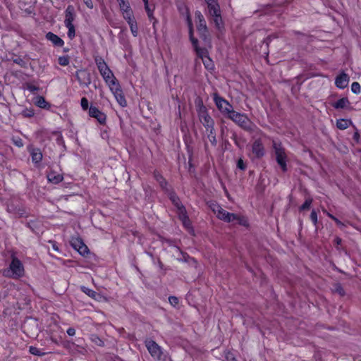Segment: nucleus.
Here are the masks:
<instances>
[{"label": "nucleus", "mask_w": 361, "mask_h": 361, "mask_svg": "<svg viewBox=\"0 0 361 361\" xmlns=\"http://www.w3.org/2000/svg\"><path fill=\"white\" fill-rule=\"evenodd\" d=\"M187 23L189 29V35L190 41L195 48V50L197 54V56L202 59L204 67L207 70H212L214 68V63L212 60L208 56V51L205 49H202L198 47L197 46V39L194 38L193 37V27L192 24V20L188 14H187L186 17Z\"/></svg>", "instance_id": "1"}, {"label": "nucleus", "mask_w": 361, "mask_h": 361, "mask_svg": "<svg viewBox=\"0 0 361 361\" xmlns=\"http://www.w3.org/2000/svg\"><path fill=\"white\" fill-rule=\"evenodd\" d=\"M209 207L214 213L216 215V216L221 220H223L226 222L236 221L239 224L243 226L247 225V221L244 217L240 216L233 213H229L216 203H211Z\"/></svg>", "instance_id": "2"}, {"label": "nucleus", "mask_w": 361, "mask_h": 361, "mask_svg": "<svg viewBox=\"0 0 361 361\" xmlns=\"http://www.w3.org/2000/svg\"><path fill=\"white\" fill-rule=\"evenodd\" d=\"M95 63L102 77L109 87L118 82L114 73L102 57H96Z\"/></svg>", "instance_id": "3"}, {"label": "nucleus", "mask_w": 361, "mask_h": 361, "mask_svg": "<svg viewBox=\"0 0 361 361\" xmlns=\"http://www.w3.org/2000/svg\"><path fill=\"white\" fill-rule=\"evenodd\" d=\"M6 276L12 279H20L25 275V269L23 263L16 257L13 256L8 267L4 271Z\"/></svg>", "instance_id": "4"}, {"label": "nucleus", "mask_w": 361, "mask_h": 361, "mask_svg": "<svg viewBox=\"0 0 361 361\" xmlns=\"http://www.w3.org/2000/svg\"><path fill=\"white\" fill-rule=\"evenodd\" d=\"M145 346L149 353L156 361H170V357L167 353L164 351L155 341L147 340L145 341Z\"/></svg>", "instance_id": "5"}, {"label": "nucleus", "mask_w": 361, "mask_h": 361, "mask_svg": "<svg viewBox=\"0 0 361 361\" xmlns=\"http://www.w3.org/2000/svg\"><path fill=\"white\" fill-rule=\"evenodd\" d=\"M170 199L178 209L179 219L182 221L184 227L190 232H193L190 221L186 214L185 209L180 204L178 197L173 193L170 194Z\"/></svg>", "instance_id": "6"}, {"label": "nucleus", "mask_w": 361, "mask_h": 361, "mask_svg": "<svg viewBox=\"0 0 361 361\" xmlns=\"http://www.w3.org/2000/svg\"><path fill=\"white\" fill-rule=\"evenodd\" d=\"M228 118L245 130H252L253 129V123L245 114L234 111Z\"/></svg>", "instance_id": "7"}, {"label": "nucleus", "mask_w": 361, "mask_h": 361, "mask_svg": "<svg viewBox=\"0 0 361 361\" xmlns=\"http://www.w3.org/2000/svg\"><path fill=\"white\" fill-rule=\"evenodd\" d=\"M214 100L218 109L223 114L226 115L228 118L230 116L231 113L234 111L232 105L223 97H221L217 94H214Z\"/></svg>", "instance_id": "8"}, {"label": "nucleus", "mask_w": 361, "mask_h": 361, "mask_svg": "<svg viewBox=\"0 0 361 361\" xmlns=\"http://www.w3.org/2000/svg\"><path fill=\"white\" fill-rule=\"evenodd\" d=\"M273 147L275 151L276 161L283 171L287 170V157L284 149L281 145L275 141L273 142Z\"/></svg>", "instance_id": "9"}, {"label": "nucleus", "mask_w": 361, "mask_h": 361, "mask_svg": "<svg viewBox=\"0 0 361 361\" xmlns=\"http://www.w3.org/2000/svg\"><path fill=\"white\" fill-rule=\"evenodd\" d=\"M199 117L201 123L204 125L207 130H209L211 134H213L214 121L208 114L204 107L200 109Z\"/></svg>", "instance_id": "10"}, {"label": "nucleus", "mask_w": 361, "mask_h": 361, "mask_svg": "<svg viewBox=\"0 0 361 361\" xmlns=\"http://www.w3.org/2000/svg\"><path fill=\"white\" fill-rule=\"evenodd\" d=\"M109 87L111 92H112V94H114L117 102L119 104V105L122 107L126 106L127 102L125 99V97L123 94V91L121 90V87L118 82L115 83V85H113Z\"/></svg>", "instance_id": "11"}, {"label": "nucleus", "mask_w": 361, "mask_h": 361, "mask_svg": "<svg viewBox=\"0 0 361 361\" xmlns=\"http://www.w3.org/2000/svg\"><path fill=\"white\" fill-rule=\"evenodd\" d=\"M195 17V20L197 23V30L199 32L202 37H205V34L207 31V28L204 16H202L200 11H196Z\"/></svg>", "instance_id": "12"}, {"label": "nucleus", "mask_w": 361, "mask_h": 361, "mask_svg": "<svg viewBox=\"0 0 361 361\" xmlns=\"http://www.w3.org/2000/svg\"><path fill=\"white\" fill-rule=\"evenodd\" d=\"M90 116L94 118L101 124H104L106 120V116L96 106H91L89 109Z\"/></svg>", "instance_id": "13"}, {"label": "nucleus", "mask_w": 361, "mask_h": 361, "mask_svg": "<svg viewBox=\"0 0 361 361\" xmlns=\"http://www.w3.org/2000/svg\"><path fill=\"white\" fill-rule=\"evenodd\" d=\"M72 247L76 250L80 255H85L88 253V247L82 242V240L78 238H73L71 241Z\"/></svg>", "instance_id": "14"}, {"label": "nucleus", "mask_w": 361, "mask_h": 361, "mask_svg": "<svg viewBox=\"0 0 361 361\" xmlns=\"http://www.w3.org/2000/svg\"><path fill=\"white\" fill-rule=\"evenodd\" d=\"M75 75L80 85L87 86L90 84V74L87 71L84 69L78 70Z\"/></svg>", "instance_id": "15"}, {"label": "nucleus", "mask_w": 361, "mask_h": 361, "mask_svg": "<svg viewBox=\"0 0 361 361\" xmlns=\"http://www.w3.org/2000/svg\"><path fill=\"white\" fill-rule=\"evenodd\" d=\"M252 152L257 158H260L264 154V148L259 139L256 140L252 144Z\"/></svg>", "instance_id": "16"}, {"label": "nucleus", "mask_w": 361, "mask_h": 361, "mask_svg": "<svg viewBox=\"0 0 361 361\" xmlns=\"http://www.w3.org/2000/svg\"><path fill=\"white\" fill-rule=\"evenodd\" d=\"M349 83V77L345 73L339 74L335 80V85L339 89L345 88Z\"/></svg>", "instance_id": "17"}, {"label": "nucleus", "mask_w": 361, "mask_h": 361, "mask_svg": "<svg viewBox=\"0 0 361 361\" xmlns=\"http://www.w3.org/2000/svg\"><path fill=\"white\" fill-rule=\"evenodd\" d=\"M128 22L130 31L134 37H136L138 34V28L137 23L134 18L133 13H131L130 15L123 16Z\"/></svg>", "instance_id": "18"}, {"label": "nucleus", "mask_w": 361, "mask_h": 361, "mask_svg": "<svg viewBox=\"0 0 361 361\" xmlns=\"http://www.w3.org/2000/svg\"><path fill=\"white\" fill-rule=\"evenodd\" d=\"M209 14L213 17V21L216 27L221 30L223 28V20L221 16L220 8L218 7L216 12L214 10H209Z\"/></svg>", "instance_id": "19"}, {"label": "nucleus", "mask_w": 361, "mask_h": 361, "mask_svg": "<svg viewBox=\"0 0 361 361\" xmlns=\"http://www.w3.org/2000/svg\"><path fill=\"white\" fill-rule=\"evenodd\" d=\"M332 106L336 109H350V102L347 97H343L334 102Z\"/></svg>", "instance_id": "20"}, {"label": "nucleus", "mask_w": 361, "mask_h": 361, "mask_svg": "<svg viewBox=\"0 0 361 361\" xmlns=\"http://www.w3.org/2000/svg\"><path fill=\"white\" fill-rule=\"evenodd\" d=\"M75 20V9L73 6H68L65 11L64 24H73Z\"/></svg>", "instance_id": "21"}, {"label": "nucleus", "mask_w": 361, "mask_h": 361, "mask_svg": "<svg viewBox=\"0 0 361 361\" xmlns=\"http://www.w3.org/2000/svg\"><path fill=\"white\" fill-rule=\"evenodd\" d=\"M118 3L123 16L130 15L133 11L130 6L128 0H116Z\"/></svg>", "instance_id": "22"}, {"label": "nucleus", "mask_w": 361, "mask_h": 361, "mask_svg": "<svg viewBox=\"0 0 361 361\" xmlns=\"http://www.w3.org/2000/svg\"><path fill=\"white\" fill-rule=\"evenodd\" d=\"M46 38L52 42V44L57 47H62L64 44L62 39H61L56 35L49 32L46 35Z\"/></svg>", "instance_id": "23"}, {"label": "nucleus", "mask_w": 361, "mask_h": 361, "mask_svg": "<svg viewBox=\"0 0 361 361\" xmlns=\"http://www.w3.org/2000/svg\"><path fill=\"white\" fill-rule=\"evenodd\" d=\"M47 179L50 183L57 184L62 181L63 176L60 173H56L55 172L51 171L47 175Z\"/></svg>", "instance_id": "24"}, {"label": "nucleus", "mask_w": 361, "mask_h": 361, "mask_svg": "<svg viewBox=\"0 0 361 361\" xmlns=\"http://www.w3.org/2000/svg\"><path fill=\"white\" fill-rule=\"evenodd\" d=\"M351 123V121L348 119L340 118L336 121V126L340 130L347 129Z\"/></svg>", "instance_id": "25"}, {"label": "nucleus", "mask_w": 361, "mask_h": 361, "mask_svg": "<svg viewBox=\"0 0 361 361\" xmlns=\"http://www.w3.org/2000/svg\"><path fill=\"white\" fill-rule=\"evenodd\" d=\"M32 161L39 163L42 159V154L38 149H33L30 152Z\"/></svg>", "instance_id": "26"}, {"label": "nucleus", "mask_w": 361, "mask_h": 361, "mask_svg": "<svg viewBox=\"0 0 361 361\" xmlns=\"http://www.w3.org/2000/svg\"><path fill=\"white\" fill-rule=\"evenodd\" d=\"M35 104L39 108L46 109L49 107L48 103L45 99L42 96H37L35 98Z\"/></svg>", "instance_id": "27"}, {"label": "nucleus", "mask_w": 361, "mask_h": 361, "mask_svg": "<svg viewBox=\"0 0 361 361\" xmlns=\"http://www.w3.org/2000/svg\"><path fill=\"white\" fill-rule=\"evenodd\" d=\"M207 4L208 11L214 10L216 12L218 7H219L216 0H205Z\"/></svg>", "instance_id": "28"}, {"label": "nucleus", "mask_w": 361, "mask_h": 361, "mask_svg": "<svg viewBox=\"0 0 361 361\" xmlns=\"http://www.w3.org/2000/svg\"><path fill=\"white\" fill-rule=\"evenodd\" d=\"M65 26L68 28V37L72 39L73 38H74L75 35V27H74V25L73 24H68V25H65Z\"/></svg>", "instance_id": "29"}, {"label": "nucleus", "mask_w": 361, "mask_h": 361, "mask_svg": "<svg viewBox=\"0 0 361 361\" xmlns=\"http://www.w3.org/2000/svg\"><path fill=\"white\" fill-rule=\"evenodd\" d=\"M29 352L32 355L38 356H43L45 354L44 353H42L39 348L34 346H30L29 348Z\"/></svg>", "instance_id": "30"}, {"label": "nucleus", "mask_w": 361, "mask_h": 361, "mask_svg": "<svg viewBox=\"0 0 361 361\" xmlns=\"http://www.w3.org/2000/svg\"><path fill=\"white\" fill-rule=\"evenodd\" d=\"M145 8L149 18H154L153 12H154V6H150L149 3L145 4Z\"/></svg>", "instance_id": "31"}, {"label": "nucleus", "mask_w": 361, "mask_h": 361, "mask_svg": "<svg viewBox=\"0 0 361 361\" xmlns=\"http://www.w3.org/2000/svg\"><path fill=\"white\" fill-rule=\"evenodd\" d=\"M351 90L355 94H360L361 92L360 85L357 82H354L351 85Z\"/></svg>", "instance_id": "32"}, {"label": "nucleus", "mask_w": 361, "mask_h": 361, "mask_svg": "<svg viewBox=\"0 0 361 361\" xmlns=\"http://www.w3.org/2000/svg\"><path fill=\"white\" fill-rule=\"evenodd\" d=\"M82 290L86 293L87 295H89L90 297L92 298H95L96 295H97V293L95 291H94L92 289H90L88 288H86V287H82Z\"/></svg>", "instance_id": "33"}, {"label": "nucleus", "mask_w": 361, "mask_h": 361, "mask_svg": "<svg viewBox=\"0 0 361 361\" xmlns=\"http://www.w3.org/2000/svg\"><path fill=\"white\" fill-rule=\"evenodd\" d=\"M155 178L157 180L159 183L161 187L164 188L166 185L164 178L160 174H155Z\"/></svg>", "instance_id": "34"}, {"label": "nucleus", "mask_w": 361, "mask_h": 361, "mask_svg": "<svg viewBox=\"0 0 361 361\" xmlns=\"http://www.w3.org/2000/svg\"><path fill=\"white\" fill-rule=\"evenodd\" d=\"M312 199H310V198L306 199L305 202L300 207V209L305 210V209H309L312 204Z\"/></svg>", "instance_id": "35"}, {"label": "nucleus", "mask_w": 361, "mask_h": 361, "mask_svg": "<svg viewBox=\"0 0 361 361\" xmlns=\"http://www.w3.org/2000/svg\"><path fill=\"white\" fill-rule=\"evenodd\" d=\"M169 301L170 302V304L173 306V307H176L178 303H179V300L178 298L175 297V296H171L169 298Z\"/></svg>", "instance_id": "36"}, {"label": "nucleus", "mask_w": 361, "mask_h": 361, "mask_svg": "<svg viewBox=\"0 0 361 361\" xmlns=\"http://www.w3.org/2000/svg\"><path fill=\"white\" fill-rule=\"evenodd\" d=\"M91 339L97 345L102 346L104 345V342L97 336H92Z\"/></svg>", "instance_id": "37"}, {"label": "nucleus", "mask_w": 361, "mask_h": 361, "mask_svg": "<svg viewBox=\"0 0 361 361\" xmlns=\"http://www.w3.org/2000/svg\"><path fill=\"white\" fill-rule=\"evenodd\" d=\"M80 104H81V106L83 110H87L88 109V105H89V102H88V100L87 99V98L82 97L81 99Z\"/></svg>", "instance_id": "38"}, {"label": "nucleus", "mask_w": 361, "mask_h": 361, "mask_svg": "<svg viewBox=\"0 0 361 361\" xmlns=\"http://www.w3.org/2000/svg\"><path fill=\"white\" fill-rule=\"evenodd\" d=\"M310 219L313 222L314 225L316 226L317 224V214L314 210L312 211L310 214Z\"/></svg>", "instance_id": "39"}, {"label": "nucleus", "mask_w": 361, "mask_h": 361, "mask_svg": "<svg viewBox=\"0 0 361 361\" xmlns=\"http://www.w3.org/2000/svg\"><path fill=\"white\" fill-rule=\"evenodd\" d=\"M59 63L60 65L65 66L68 64L69 61H68V58L63 56V57H60L59 59Z\"/></svg>", "instance_id": "40"}, {"label": "nucleus", "mask_w": 361, "mask_h": 361, "mask_svg": "<svg viewBox=\"0 0 361 361\" xmlns=\"http://www.w3.org/2000/svg\"><path fill=\"white\" fill-rule=\"evenodd\" d=\"M27 90H28L31 92H35L39 90V88L37 87H36L35 85L29 84L27 85Z\"/></svg>", "instance_id": "41"}, {"label": "nucleus", "mask_w": 361, "mask_h": 361, "mask_svg": "<svg viewBox=\"0 0 361 361\" xmlns=\"http://www.w3.org/2000/svg\"><path fill=\"white\" fill-rule=\"evenodd\" d=\"M84 3L88 8H93V3L91 0H84Z\"/></svg>", "instance_id": "42"}, {"label": "nucleus", "mask_w": 361, "mask_h": 361, "mask_svg": "<svg viewBox=\"0 0 361 361\" xmlns=\"http://www.w3.org/2000/svg\"><path fill=\"white\" fill-rule=\"evenodd\" d=\"M67 334L69 336H73L75 334V330L73 328H69L67 329Z\"/></svg>", "instance_id": "43"}, {"label": "nucleus", "mask_w": 361, "mask_h": 361, "mask_svg": "<svg viewBox=\"0 0 361 361\" xmlns=\"http://www.w3.org/2000/svg\"><path fill=\"white\" fill-rule=\"evenodd\" d=\"M238 167L240 169H245V165L243 164V161L242 159H240L238 161Z\"/></svg>", "instance_id": "44"}, {"label": "nucleus", "mask_w": 361, "mask_h": 361, "mask_svg": "<svg viewBox=\"0 0 361 361\" xmlns=\"http://www.w3.org/2000/svg\"><path fill=\"white\" fill-rule=\"evenodd\" d=\"M333 220L336 223V224H337L338 226H343V224L341 223V221H339L337 218H336V217H335V218H334V219H333Z\"/></svg>", "instance_id": "45"}, {"label": "nucleus", "mask_w": 361, "mask_h": 361, "mask_svg": "<svg viewBox=\"0 0 361 361\" xmlns=\"http://www.w3.org/2000/svg\"><path fill=\"white\" fill-rule=\"evenodd\" d=\"M15 144L17 146H18V147H22L23 146V142L21 140H18V141L15 142Z\"/></svg>", "instance_id": "46"}, {"label": "nucleus", "mask_w": 361, "mask_h": 361, "mask_svg": "<svg viewBox=\"0 0 361 361\" xmlns=\"http://www.w3.org/2000/svg\"><path fill=\"white\" fill-rule=\"evenodd\" d=\"M52 248H53L55 251L59 252V248H58V247H57V245H56V243H52Z\"/></svg>", "instance_id": "47"}, {"label": "nucleus", "mask_w": 361, "mask_h": 361, "mask_svg": "<svg viewBox=\"0 0 361 361\" xmlns=\"http://www.w3.org/2000/svg\"><path fill=\"white\" fill-rule=\"evenodd\" d=\"M324 212L326 213V214L330 217L332 219H334V218H335V216H334L332 214H329V212H327L326 211H324Z\"/></svg>", "instance_id": "48"}, {"label": "nucleus", "mask_w": 361, "mask_h": 361, "mask_svg": "<svg viewBox=\"0 0 361 361\" xmlns=\"http://www.w3.org/2000/svg\"><path fill=\"white\" fill-rule=\"evenodd\" d=\"M32 115H33L32 111H30V113H27V116H32Z\"/></svg>", "instance_id": "49"}, {"label": "nucleus", "mask_w": 361, "mask_h": 361, "mask_svg": "<svg viewBox=\"0 0 361 361\" xmlns=\"http://www.w3.org/2000/svg\"><path fill=\"white\" fill-rule=\"evenodd\" d=\"M144 1V4H147V3H149L148 2V0H142Z\"/></svg>", "instance_id": "50"}, {"label": "nucleus", "mask_w": 361, "mask_h": 361, "mask_svg": "<svg viewBox=\"0 0 361 361\" xmlns=\"http://www.w3.org/2000/svg\"><path fill=\"white\" fill-rule=\"evenodd\" d=\"M340 241H341V240H340V239H337V243H340Z\"/></svg>", "instance_id": "51"}]
</instances>
